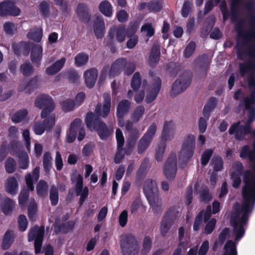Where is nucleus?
<instances>
[{
  "mask_svg": "<svg viewBox=\"0 0 255 255\" xmlns=\"http://www.w3.org/2000/svg\"><path fill=\"white\" fill-rule=\"evenodd\" d=\"M103 105L98 103L94 112H89L86 114L85 122L89 129H94L97 133L100 138L106 140L113 133V128L108 126L101 120V117L106 118L111 112V97L109 93L103 95Z\"/></svg>",
  "mask_w": 255,
  "mask_h": 255,
  "instance_id": "obj_1",
  "label": "nucleus"
},
{
  "mask_svg": "<svg viewBox=\"0 0 255 255\" xmlns=\"http://www.w3.org/2000/svg\"><path fill=\"white\" fill-rule=\"evenodd\" d=\"M242 193L243 202L241 206L238 202L235 204L231 217L236 241L240 240L244 236L245 230L244 226L248 224L250 214L255 206V194Z\"/></svg>",
  "mask_w": 255,
  "mask_h": 255,
  "instance_id": "obj_2",
  "label": "nucleus"
},
{
  "mask_svg": "<svg viewBox=\"0 0 255 255\" xmlns=\"http://www.w3.org/2000/svg\"><path fill=\"white\" fill-rule=\"evenodd\" d=\"M240 157L242 159H248L253 170L247 169L244 172L243 179L245 185L242 192L255 194V150L250 149L248 145H244L241 149Z\"/></svg>",
  "mask_w": 255,
  "mask_h": 255,
  "instance_id": "obj_3",
  "label": "nucleus"
},
{
  "mask_svg": "<svg viewBox=\"0 0 255 255\" xmlns=\"http://www.w3.org/2000/svg\"><path fill=\"white\" fill-rule=\"evenodd\" d=\"M250 28L248 30L243 29V24L239 22L236 26L238 36L242 38V45L248 46L245 52L249 59L245 62H255V16L252 15L249 19Z\"/></svg>",
  "mask_w": 255,
  "mask_h": 255,
  "instance_id": "obj_4",
  "label": "nucleus"
},
{
  "mask_svg": "<svg viewBox=\"0 0 255 255\" xmlns=\"http://www.w3.org/2000/svg\"><path fill=\"white\" fill-rule=\"evenodd\" d=\"M239 75L244 78L249 74L247 78L248 84L250 88L253 89L251 91L250 97L244 98V102L246 109L253 107L255 104V62H243L239 64Z\"/></svg>",
  "mask_w": 255,
  "mask_h": 255,
  "instance_id": "obj_5",
  "label": "nucleus"
},
{
  "mask_svg": "<svg viewBox=\"0 0 255 255\" xmlns=\"http://www.w3.org/2000/svg\"><path fill=\"white\" fill-rule=\"evenodd\" d=\"M40 176V168L36 166L32 171V175L31 173H27L25 176V180L27 189L21 190L18 196V203L22 208L26 206V202L29 196V191H33L34 189L33 182L38 180Z\"/></svg>",
  "mask_w": 255,
  "mask_h": 255,
  "instance_id": "obj_6",
  "label": "nucleus"
},
{
  "mask_svg": "<svg viewBox=\"0 0 255 255\" xmlns=\"http://www.w3.org/2000/svg\"><path fill=\"white\" fill-rule=\"evenodd\" d=\"M123 255H138L140 246L136 237L131 234L122 236L120 241Z\"/></svg>",
  "mask_w": 255,
  "mask_h": 255,
  "instance_id": "obj_7",
  "label": "nucleus"
},
{
  "mask_svg": "<svg viewBox=\"0 0 255 255\" xmlns=\"http://www.w3.org/2000/svg\"><path fill=\"white\" fill-rule=\"evenodd\" d=\"M174 123L172 121H166L164 123L162 133L161 143L156 149L155 158L157 161H161L164 152L166 141L170 138L171 133L172 136L173 131L174 130Z\"/></svg>",
  "mask_w": 255,
  "mask_h": 255,
  "instance_id": "obj_8",
  "label": "nucleus"
},
{
  "mask_svg": "<svg viewBox=\"0 0 255 255\" xmlns=\"http://www.w3.org/2000/svg\"><path fill=\"white\" fill-rule=\"evenodd\" d=\"M195 137L192 134H188L184 140L178 154L179 160L185 165L192 157L195 149Z\"/></svg>",
  "mask_w": 255,
  "mask_h": 255,
  "instance_id": "obj_9",
  "label": "nucleus"
},
{
  "mask_svg": "<svg viewBox=\"0 0 255 255\" xmlns=\"http://www.w3.org/2000/svg\"><path fill=\"white\" fill-rule=\"evenodd\" d=\"M254 121L248 118L245 125H241L240 121L233 123L229 129V134H234L235 138L237 140H243L246 135L252 133L251 125Z\"/></svg>",
  "mask_w": 255,
  "mask_h": 255,
  "instance_id": "obj_10",
  "label": "nucleus"
},
{
  "mask_svg": "<svg viewBox=\"0 0 255 255\" xmlns=\"http://www.w3.org/2000/svg\"><path fill=\"white\" fill-rule=\"evenodd\" d=\"M34 105L40 109H43L41 113V118L49 116L55 109V104L52 97L46 94H41L38 96L35 99Z\"/></svg>",
  "mask_w": 255,
  "mask_h": 255,
  "instance_id": "obj_11",
  "label": "nucleus"
},
{
  "mask_svg": "<svg viewBox=\"0 0 255 255\" xmlns=\"http://www.w3.org/2000/svg\"><path fill=\"white\" fill-rule=\"evenodd\" d=\"M192 79V73L190 71H185L179 76L173 84L170 91L171 96L183 92L190 85Z\"/></svg>",
  "mask_w": 255,
  "mask_h": 255,
  "instance_id": "obj_12",
  "label": "nucleus"
},
{
  "mask_svg": "<svg viewBox=\"0 0 255 255\" xmlns=\"http://www.w3.org/2000/svg\"><path fill=\"white\" fill-rule=\"evenodd\" d=\"M44 234V227L34 226L30 229L28 233V241L32 242L34 240V250L36 254L41 252Z\"/></svg>",
  "mask_w": 255,
  "mask_h": 255,
  "instance_id": "obj_13",
  "label": "nucleus"
},
{
  "mask_svg": "<svg viewBox=\"0 0 255 255\" xmlns=\"http://www.w3.org/2000/svg\"><path fill=\"white\" fill-rule=\"evenodd\" d=\"M149 75L151 78L150 81L151 89L147 92L145 98V101L147 104L152 103L156 98L162 84L160 78L155 76L153 71H150Z\"/></svg>",
  "mask_w": 255,
  "mask_h": 255,
  "instance_id": "obj_14",
  "label": "nucleus"
},
{
  "mask_svg": "<svg viewBox=\"0 0 255 255\" xmlns=\"http://www.w3.org/2000/svg\"><path fill=\"white\" fill-rule=\"evenodd\" d=\"M157 127L155 123H152L148 128L146 132L139 139L137 145V152L142 154L149 145L152 138L156 131Z\"/></svg>",
  "mask_w": 255,
  "mask_h": 255,
  "instance_id": "obj_15",
  "label": "nucleus"
},
{
  "mask_svg": "<svg viewBox=\"0 0 255 255\" xmlns=\"http://www.w3.org/2000/svg\"><path fill=\"white\" fill-rule=\"evenodd\" d=\"M177 171V158L175 153H171L165 164L163 172L168 179H173Z\"/></svg>",
  "mask_w": 255,
  "mask_h": 255,
  "instance_id": "obj_16",
  "label": "nucleus"
},
{
  "mask_svg": "<svg viewBox=\"0 0 255 255\" xmlns=\"http://www.w3.org/2000/svg\"><path fill=\"white\" fill-rule=\"evenodd\" d=\"M75 192L77 196H80L78 204L82 206L88 197L89 188L87 186L83 187V178L81 174L77 177Z\"/></svg>",
  "mask_w": 255,
  "mask_h": 255,
  "instance_id": "obj_17",
  "label": "nucleus"
},
{
  "mask_svg": "<svg viewBox=\"0 0 255 255\" xmlns=\"http://www.w3.org/2000/svg\"><path fill=\"white\" fill-rule=\"evenodd\" d=\"M143 191L147 200H154V197L157 196L156 182L151 179H146L143 184Z\"/></svg>",
  "mask_w": 255,
  "mask_h": 255,
  "instance_id": "obj_18",
  "label": "nucleus"
},
{
  "mask_svg": "<svg viewBox=\"0 0 255 255\" xmlns=\"http://www.w3.org/2000/svg\"><path fill=\"white\" fill-rule=\"evenodd\" d=\"M82 121L79 118L75 119L70 124L69 131L66 135L68 143L73 142L77 136L78 128L82 125Z\"/></svg>",
  "mask_w": 255,
  "mask_h": 255,
  "instance_id": "obj_19",
  "label": "nucleus"
},
{
  "mask_svg": "<svg viewBox=\"0 0 255 255\" xmlns=\"http://www.w3.org/2000/svg\"><path fill=\"white\" fill-rule=\"evenodd\" d=\"M126 64V58H120L115 61L112 64L109 71V75L111 78L119 75Z\"/></svg>",
  "mask_w": 255,
  "mask_h": 255,
  "instance_id": "obj_20",
  "label": "nucleus"
},
{
  "mask_svg": "<svg viewBox=\"0 0 255 255\" xmlns=\"http://www.w3.org/2000/svg\"><path fill=\"white\" fill-rule=\"evenodd\" d=\"M43 48L39 44H34L31 48L30 59L36 67H39L42 58Z\"/></svg>",
  "mask_w": 255,
  "mask_h": 255,
  "instance_id": "obj_21",
  "label": "nucleus"
},
{
  "mask_svg": "<svg viewBox=\"0 0 255 255\" xmlns=\"http://www.w3.org/2000/svg\"><path fill=\"white\" fill-rule=\"evenodd\" d=\"M130 108V103L128 100L120 101L117 108L116 116L119 122L124 121V116L128 114Z\"/></svg>",
  "mask_w": 255,
  "mask_h": 255,
  "instance_id": "obj_22",
  "label": "nucleus"
},
{
  "mask_svg": "<svg viewBox=\"0 0 255 255\" xmlns=\"http://www.w3.org/2000/svg\"><path fill=\"white\" fill-rule=\"evenodd\" d=\"M98 75V72L95 68H92L85 72V82L88 88L91 89L94 86Z\"/></svg>",
  "mask_w": 255,
  "mask_h": 255,
  "instance_id": "obj_23",
  "label": "nucleus"
},
{
  "mask_svg": "<svg viewBox=\"0 0 255 255\" xmlns=\"http://www.w3.org/2000/svg\"><path fill=\"white\" fill-rule=\"evenodd\" d=\"M77 14L80 21L88 23L91 19V15L88 11V6L83 3H79L76 9Z\"/></svg>",
  "mask_w": 255,
  "mask_h": 255,
  "instance_id": "obj_24",
  "label": "nucleus"
},
{
  "mask_svg": "<svg viewBox=\"0 0 255 255\" xmlns=\"http://www.w3.org/2000/svg\"><path fill=\"white\" fill-rule=\"evenodd\" d=\"M94 32L97 39L102 38L105 34V22L102 16H98L94 22Z\"/></svg>",
  "mask_w": 255,
  "mask_h": 255,
  "instance_id": "obj_25",
  "label": "nucleus"
},
{
  "mask_svg": "<svg viewBox=\"0 0 255 255\" xmlns=\"http://www.w3.org/2000/svg\"><path fill=\"white\" fill-rule=\"evenodd\" d=\"M160 57V46L158 44H154L151 47L148 58V63L150 66L152 67L156 66L159 62Z\"/></svg>",
  "mask_w": 255,
  "mask_h": 255,
  "instance_id": "obj_26",
  "label": "nucleus"
},
{
  "mask_svg": "<svg viewBox=\"0 0 255 255\" xmlns=\"http://www.w3.org/2000/svg\"><path fill=\"white\" fill-rule=\"evenodd\" d=\"M75 225L74 221H69L66 223L61 224L55 223L54 226L55 232L56 234L61 233L64 234H67L73 230Z\"/></svg>",
  "mask_w": 255,
  "mask_h": 255,
  "instance_id": "obj_27",
  "label": "nucleus"
},
{
  "mask_svg": "<svg viewBox=\"0 0 255 255\" xmlns=\"http://www.w3.org/2000/svg\"><path fill=\"white\" fill-rule=\"evenodd\" d=\"M5 191L9 194L15 195L18 189V184L16 179L13 176L8 178L5 182Z\"/></svg>",
  "mask_w": 255,
  "mask_h": 255,
  "instance_id": "obj_28",
  "label": "nucleus"
},
{
  "mask_svg": "<svg viewBox=\"0 0 255 255\" xmlns=\"http://www.w3.org/2000/svg\"><path fill=\"white\" fill-rule=\"evenodd\" d=\"M65 61L66 59L65 58H62L56 61L52 65L46 68V74L48 75H53L56 74L63 68Z\"/></svg>",
  "mask_w": 255,
  "mask_h": 255,
  "instance_id": "obj_29",
  "label": "nucleus"
},
{
  "mask_svg": "<svg viewBox=\"0 0 255 255\" xmlns=\"http://www.w3.org/2000/svg\"><path fill=\"white\" fill-rule=\"evenodd\" d=\"M14 234L12 230H7L3 235L1 243V248L3 250H8L14 241Z\"/></svg>",
  "mask_w": 255,
  "mask_h": 255,
  "instance_id": "obj_30",
  "label": "nucleus"
},
{
  "mask_svg": "<svg viewBox=\"0 0 255 255\" xmlns=\"http://www.w3.org/2000/svg\"><path fill=\"white\" fill-rule=\"evenodd\" d=\"M14 205L15 203L9 197H5L1 205L2 212L4 215H8L12 212Z\"/></svg>",
  "mask_w": 255,
  "mask_h": 255,
  "instance_id": "obj_31",
  "label": "nucleus"
},
{
  "mask_svg": "<svg viewBox=\"0 0 255 255\" xmlns=\"http://www.w3.org/2000/svg\"><path fill=\"white\" fill-rule=\"evenodd\" d=\"M99 11L107 17H111L113 15V6L108 0L102 1L99 5Z\"/></svg>",
  "mask_w": 255,
  "mask_h": 255,
  "instance_id": "obj_32",
  "label": "nucleus"
},
{
  "mask_svg": "<svg viewBox=\"0 0 255 255\" xmlns=\"http://www.w3.org/2000/svg\"><path fill=\"white\" fill-rule=\"evenodd\" d=\"M242 2V0H232L230 6L231 11V20L232 22H236L239 17V7L238 6Z\"/></svg>",
  "mask_w": 255,
  "mask_h": 255,
  "instance_id": "obj_33",
  "label": "nucleus"
},
{
  "mask_svg": "<svg viewBox=\"0 0 255 255\" xmlns=\"http://www.w3.org/2000/svg\"><path fill=\"white\" fill-rule=\"evenodd\" d=\"M48 185L46 181L40 180L36 186L37 195L41 198H44L48 195Z\"/></svg>",
  "mask_w": 255,
  "mask_h": 255,
  "instance_id": "obj_34",
  "label": "nucleus"
},
{
  "mask_svg": "<svg viewBox=\"0 0 255 255\" xmlns=\"http://www.w3.org/2000/svg\"><path fill=\"white\" fill-rule=\"evenodd\" d=\"M163 8L162 0H151L148 2V11L149 12L156 13L160 11Z\"/></svg>",
  "mask_w": 255,
  "mask_h": 255,
  "instance_id": "obj_35",
  "label": "nucleus"
},
{
  "mask_svg": "<svg viewBox=\"0 0 255 255\" xmlns=\"http://www.w3.org/2000/svg\"><path fill=\"white\" fill-rule=\"evenodd\" d=\"M43 36L42 30L41 28H35L31 30L27 34V38L35 42H39L41 40Z\"/></svg>",
  "mask_w": 255,
  "mask_h": 255,
  "instance_id": "obj_36",
  "label": "nucleus"
},
{
  "mask_svg": "<svg viewBox=\"0 0 255 255\" xmlns=\"http://www.w3.org/2000/svg\"><path fill=\"white\" fill-rule=\"evenodd\" d=\"M17 156L19 168L22 169H27L29 166V157L26 152L22 151Z\"/></svg>",
  "mask_w": 255,
  "mask_h": 255,
  "instance_id": "obj_37",
  "label": "nucleus"
},
{
  "mask_svg": "<svg viewBox=\"0 0 255 255\" xmlns=\"http://www.w3.org/2000/svg\"><path fill=\"white\" fill-rule=\"evenodd\" d=\"M3 28L5 34L8 36H12L17 31V25L10 21L4 22Z\"/></svg>",
  "mask_w": 255,
  "mask_h": 255,
  "instance_id": "obj_38",
  "label": "nucleus"
},
{
  "mask_svg": "<svg viewBox=\"0 0 255 255\" xmlns=\"http://www.w3.org/2000/svg\"><path fill=\"white\" fill-rule=\"evenodd\" d=\"M211 165L214 171L218 172L222 170L224 162L222 158L219 155H214L211 160Z\"/></svg>",
  "mask_w": 255,
  "mask_h": 255,
  "instance_id": "obj_39",
  "label": "nucleus"
},
{
  "mask_svg": "<svg viewBox=\"0 0 255 255\" xmlns=\"http://www.w3.org/2000/svg\"><path fill=\"white\" fill-rule=\"evenodd\" d=\"M49 199L52 206L57 205L59 201V193L57 186L52 185L49 192Z\"/></svg>",
  "mask_w": 255,
  "mask_h": 255,
  "instance_id": "obj_40",
  "label": "nucleus"
},
{
  "mask_svg": "<svg viewBox=\"0 0 255 255\" xmlns=\"http://www.w3.org/2000/svg\"><path fill=\"white\" fill-rule=\"evenodd\" d=\"M178 212L176 206L171 207L166 212L163 219L173 223L176 219Z\"/></svg>",
  "mask_w": 255,
  "mask_h": 255,
  "instance_id": "obj_41",
  "label": "nucleus"
},
{
  "mask_svg": "<svg viewBox=\"0 0 255 255\" xmlns=\"http://www.w3.org/2000/svg\"><path fill=\"white\" fill-rule=\"evenodd\" d=\"M19 70L23 76L28 77L33 72V67L29 61H25L20 65Z\"/></svg>",
  "mask_w": 255,
  "mask_h": 255,
  "instance_id": "obj_42",
  "label": "nucleus"
},
{
  "mask_svg": "<svg viewBox=\"0 0 255 255\" xmlns=\"http://www.w3.org/2000/svg\"><path fill=\"white\" fill-rule=\"evenodd\" d=\"M145 111V108L143 106H139L133 111L131 118L132 122L137 123L142 118Z\"/></svg>",
  "mask_w": 255,
  "mask_h": 255,
  "instance_id": "obj_43",
  "label": "nucleus"
},
{
  "mask_svg": "<svg viewBox=\"0 0 255 255\" xmlns=\"http://www.w3.org/2000/svg\"><path fill=\"white\" fill-rule=\"evenodd\" d=\"M88 54L84 52L79 53L75 57V65L77 67L84 65L88 62Z\"/></svg>",
  "mask_w": 255,
  "mask_h": 255,
  "instance_id": "obj_44",
  "label": "nucleus"
},
{
  "mask_svg": "<svg viewBox=\"0 0 255 255\" xmlns=\"http://www.w3.org/2000/svg\"><path fill=\"white\" fill-rule=\"evenodd\" d=\"M37 212V206L35 201L33 200L31 202L27 207L28 217L31 221H34Z\"/></svg>",
  "mask_w": 255,
  "mask_h": 255,
  "instance_id": "obj_45",
  "label": "nucleus"
},
{
  "mask_svg": "<svg viewBox=\"0 0 255 255\" xmlns=\"http://www.w3.org/2000/svg\"><path fill=\"white\" fill-rule=\"evenodd\" d=\"M28 111L26 109H22L14 113L11 117L13 122L18 123L22 121L27 115Z\"/></svg>",
  "mask_w": 255,
  "mask_h": 255,
  "instance_id": "obj_46",
  "label": "nucleus"
},
{
  "mask_svg": "<svg viewBox=\"0 0 255 255\" xmlns=\"http://www.w3.org/2000/svg\"><path fill=\"white\" fill-rule=\"evenodd\" d=\"M20 142L16 140H11L9 144L8 150L11 154L14 155L20 153Z\"/></svg>",
  "mask_w": 255,
  "mask_h": 255,
  "instance_id": "obj_47",
  "label": "nucleus"
},
{
  "mask_svg": "<svg viewBox=\"0 0 255 255\" xmlns=\"http://www.w3.org/2000/svg\"><path fill=\"white\" fill-rule=\"evenodd\" d=\"M42 123L47 131H51L55 124V116L54 114L47 116Z\"/></svg>",
  "mask_w": 255,
  "mask_h": 255,
  "instance_id": "obj_48",
  "label": "nucleus"
},
{
  "mask_svg": "<svg viewBox=\"0 0 255 255\" xmlns=\"http://www.w3.org/2000/svg\"><path fill=\"white\" fill-rule=\"evenodd\" d=\"M65 78L71 83H75L79 78L77 72L74 69L67 70L64 74Z\"/></svg>",
  "mask_w": 255,
  "mask_h": 255,
  "instance_id": "obj_49",
  "label": "nucleus"
},
{
  "mask_svg": "<svg viewBox=\"0 0 255 255\" xmlns=\"http://www.w3.org/2000/svg\"><path fill=\"white\" fill-rule=\"evenodd\" d=\"M152 246V240L151 238L148 236H145L143 241L142 248L141 250V254L146 255L150 251Z\"/></svg>",
  "mask_w": 255,
  "mask_h": 255,
  "instance_id": "obj_50",
  "label": "nucleus"
},
{
  "mask_svg": "<svg viewBox=\"0 0 255 255\" xmlns=\"http://www.w3.org/2000/svg\"><path fill=\"white\" fill-rule=\"evenodd\" d=\"M141 83V80L140 77L139 72H135L131 80L130 85L131 87L134 91H137L140 87Z\"/></svg>",
  "mask_w": 255,
  "mask_h": 255,
  "instance_id": "obj_51",
  "label": "nucleus"
},
{
  "mask_svg": "<svg viewBox=\"0 0 255 255\" xmlns=\"http://www.w3.org/2000/svg\"><path fill=\"white\" fill-rule=\"evenodd\" d=\"M43 168L45 172H49L52 167V157L50 153L48 152H45L43 158Z\"/></svg>",
  "mask_w": 255,
  "mask_h": 255,
  "instance_id": "obj_52",
  "label": "nucleus"
},
{
  "mask_svg": "<svg viewBox=\"0 0 255 255\" xmlns=\"http://www.w3.org/2000/svg\"><path fill=\"white\" fill-rule=\"evenodd\" d=\"M232 167L233 172L232 173V177H234V176H241L243 174L244 166L241 161H237L234 162Z\"/></svg>",
  "mask_w": 255,
  "mask_h": 255,
  "instance_id": "obj_53",
  "label": "nucleus"
},
{
  "mask_svg": "<svg viewBox=\"0 0 255 255\" xmlns=\"http://www.w3.org/2000/svg\"><path fill=\"white\" fill-rule=\"evenodd\" d=\"M7 8L9 16H17L20 13L21 10L12 1L8 0Z\"/></svg>",
  "mask_w": 255,
  "mask_h": 255,
  "instance_id": "obj_54",
  "label": "nucleus"
},
{
  "mask_svg": "<svg viewBox=\"0 0 255 255\" xmlns=\"http://www.w3.org/2000/svg\"><path fill=\"white\" fill-rule=\"evenodd\" d=\"M75 102L73 100L67 99L61 102V107L63 111L68 112L73 110Z\"/></svg>",
  "mask_w": 255,
  "mask_h": 255,
  "instance_id": "obj_55",
  "label": "nucleus"
},
{
  "mask_svg": "<svg viewBox=\"0 0 255 255\" xmlns=\"http://www.w3.org/2000/svg\"><path fill=\"white\" fill-rule=\"evenodd\" d=\"M38 86V77L35 76L30 79L25 87V90L27 93H32Z\"/></svg>",
  "mask_w": 255,
  "mask_h": 255,
  "instance_id": "obj_56",
  "label": "nucleus"
},
{
  "mask_svg": "<svg viewBox=\"0 0 255 255\" xmlns=\"http://www.w3.org/2000/svg\"><path fill=\"white\" fill-rule=\"evenodd\" d=\"M212 199L211 194L209 193L208 187L204 188L200 193V200L201 202L206 203L210 201Z\"/></svg>",
  "mask_w": 255,
  "mask_h": 255,
  "instance_id": "obj_57",
  "label": "nucleus"
},
{
  "mask_svg": "<svg viewBox=\"0 0 255 255\" xmlns=\"http://www.w3.org/2000/svg\"><path fill=\"white\" fill-rule=\"evenodd\" d=\"M213 153V150L212 149H206L203 152L201 157V163L203 166H206L208 164Z\"/></svg>",
  "mask_w": 255,
  "mask_h": 255,
  "instance_id": "obj_58",
  "label": "nucleus"
},
{
  "mask_svg": "<svg viewBox=\"0 0 255 255\" xmlns=\"http://www.w3.org/2000/svg\"><path fill=\"white\" fill-rule=\"evenodd\" d=\"M18 229L21 232H24L27 228L28 222L24 215H20L17 219Z\"/></svg>",
  "mask_w": 255,
  "mask_h": 255,
  "instance_id": "obj_59",
  "label": "nucleus"
},
{
  "mask_svg": "<svg viewBox=\"0 0 255 255\" xmlns=\"http://www.w3.org/2000/svg\"><path fill=\"white\" fill-rule=\"evenodd\" d=\"M39 10L41 15L47 17L49 14L50 6L46 1H42L38 6Z\"/></svg>",
  "mask_w": 255,
  "mask_h": 255,
  "instance_id": "obj_60",
  "label": "nucleus"
},
{
  "mask_svg": "<svg viewBox=\"0 0 255 255\" xmlns=\"http://www.w3.org/2000/svg\"><path fill=\"white\" fill-rule=\"evenodd\" d=\"M5 170L8 173H12L15 171L16 163L14 159L11 157H8L5 163Z\"/></svg>",
  "mask_w": 255,
  "mask_h": 255,
  "instance_id": "obj_61",
  "label": "nucleus"
},
{
  "mask_svg": "<svg viewBox=\"0 0 255 255\" xmlns=\"http://www.w3.org/2000/svg\"><path fill=\"white\" fill-rule=\"evenodd\" d=\"M196 44L194 41L190 42L183 51V56L185 58H189L195 50Z\"/></svg>",
  "mask_w": 255,
  "mask_h": 255,
  "instance_id": "obj_62",
  "label": "nucleus"
},
{
  "mask_svg": "<svg viewBox=\"0 0 255 255\" xmlns=\"http://www.w3.org/2000/svg\"><path fill=\"white\" fill-rule=\"evenodd\" d=\"M225 251L228 250L230 255H238L236 244L232 240H228L224 246Z\"/></svg>",
  "mask_w": 255,
  "mask_h": 255,
  "instance_id": "obj_63",
  "label": "nucleus"
},
{
  "mask_svg": "<svg viewBox=\"0 0 255 255\" xmlns=\"http://www.w3.org/2000/svg\"><path fill=\"white\" fill-rule=\"evenodd\" d=\"M126 35V26H119L116 30V39L119 42H122L125 40Z\"/></svg>",
  "mask_w": 255,
  "mask_h": 255,
  "instance_id": "obj_64",
  "label": "nucleus"
}]
</instances>
